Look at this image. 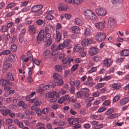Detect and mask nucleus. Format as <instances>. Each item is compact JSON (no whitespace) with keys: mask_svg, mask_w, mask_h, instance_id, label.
<instances>
[{"mask_svg":"<svg viewBox=\"0 0 129 129\" xmlns=\"http://www.w3.org/2000/svg\"><path fill=\"white\" fill-rule=\"evenodd\" d=\"M43 8V6L42 5H36L33 6L31 9V11L34 13H38V15H40L42 13L41 10Z\"/></svg>","mask_w":129,"mask_h":129,"instance_id":"obj_1","label":"nucleus"},{"mask_svg":"<svg viewBox=\"0 0 129 129\" xmlns=\"http://www.w3.org/2000/svg\"><path fill=\"white\" fill-rule=\"evenodd\" d=\"M95 12L99 16H104L107 13L106 10L102 8H96L94 10Z\"/></svg>","mask_w":129,"mask_h":129,"instance_id":"obj_2","label":"nucleus"},{"mask_svg":"<svg viewBox=\"0 0 129 129\" xmlns=\"http://www.w3.org/2000/svg\"><path fill=\"white\" fill-rule=\"evenodd\" d=\"M106 38V34L101 32L97 33L96 34L95 39L96 41L102 42Z\"/></svg>","mask_w":129,"mask_h":129,"instance_id":"obj_3","label":"nucleus"},{"mask_svg":"<svg viewBox=\"0 0 129 129\" xmlns=\"http://www.w3.org/2000/svg\"><path fill=\"white\" fill-rule=\"evenodd\" d=\"M112 62V60L111 58L105 59L103 61V66L105 68H108L110 66Z\"/></svg>","mask_w":129,"mask_h":129,"instance_id":"obj_4","label":"nucleus"},{"mask_svg":"<svg viewBox=\"0 0 129 129\" xmlns=\"http://www.w3.org/2000/svg\"><path fill=\"white\" fill-rule=\"evenodd\" d=\"M93 41L90 39L85 38L83 39L81 42L82 45L84 47L90 44Z\"/></svg>","mask_w":129,"mask_h":129,"instance_id":"obj_5","label":"nucleus"},{"mask_svg":"<svg viewBox=\"0 0 129 129\" xmlns=\"http://www.w3.org/2000/svg\"><path fill=\"white\" fill-rule=\"evenodd\" d=\"M106 24L105 21L103 22H99L95 24V26L100 30H103L105 27Z\"/></svg>","mask_w":129,"mask_h":129,"instance_id":"obj_6","label":"nucleus"},{"mask_svg":"<svg viewBox=\"0 0 129 129\" xmlns=\"http://www.w3.org/2000/svg\"><path fill=\"white\" fill-rule=\"evenodd\" d=\"M44 31L43 30H40L38 35L37 37V41L38 43H40L41 42L42 38L44 36Z\"/></svg>","mask_w":129,"mask_h":129,"instance_id":"obj_7","label":"nucleus"},{"mask_svg":"<svg viewBox=\"0 0 129 129\" xmlns=\"http://www.w3.org/2000/svg\"><path fill=\"white\" fill-rule=\"evenodd\" d=\"M98 52V49L95 47H91L89 50V52L90 55H91L96 54Z\"/></svg>","mask_w":129,"mask_h":129,"instance_id":"obj_8","label":"nucleus"},{"mask_svg":"<svg viewBox=\"0 0 129 129\" xmlns=\"http://www.w3.org/2000/svg\"><path fill=\"white\" fill-rule=\"evenodd\" d=\"M58 8L59 11H66L68 8V6L64 4H60L58 6Z\"/></svg>","mask_w":129,"mask_h":129,"instance_id":"obj_9","label":"nucleus"},{"mask_svg":"<svg viewBox=\"0 0 129 129\" xmlns=\"http://www.w3.org/2000/svg\"><path fill=\"white\" fill-rule=\"evenodd\" d=\"M53 38L55 39V41L57 42H59L61 39V35L59 31H56V33L53 36Z\"/></svg>","mask_w":129,"mask_h":129,"instance_id":"obj_10","label":"nucleus"},{"mask_svg":"<svg viewBox=\"0 0 129 129\" xmlns=\"http://www.w3.org/2000/svg\"><path fill=\"white\" fill-rule=\"evenodd\" d=\"M73 59L70 57H69L67 58V57H64L62 59V61L63 63L64 64H66L68 63V64H70L71 61H73Z\"/></svg>","mask_w":129,"mask_h":129,"instance_id":"obj_11","label":"nucleus"},{"mask_svg":"<svg viewBox=\"0 0 129 129\" xmlns=\"http://www.w3.org/2000/svg\"><path fill=\"white\" fill-rule=\"evenodd\" d=\"M69 123L71 125L75 124L77 123L78 121L77 119L70 118H69L68 119Z\"/></svg>","mask_w":129,"mask_h":129,"instance_id":"obj_12","label":"nucleus"},{"mask_svg":"<svg viewBox=\"0 0 129 129\" xmlns=\"http://www.w3.org/2000/svg\"><path fill=\"white\" fill-rule=\"evenodd\" d=\"M31 52L30 51H28L27 53V57L23 61L24 62H26L28 60H33V56L32 54H31Z\"/></svg>","mask_w":129,"mask_h":129,"instance_id":"obj_13","label":"nucleus"},{"mask_svg":"<svg viewBox=\"0 0 129 129\" xmlns=\"http://www.w3.org/2000/svg\"><path fill=\"white\" fill-rule=\"evenodd\" d=\"M74 50L75 51L81 52L83 51V49L79 45L77 44L74 46Z\"/></svg>","mask_w":129,"mask_h":129,"instance_id":"obj_14","label":"nucleus"},{"mask_svg":"<svg viewBox=\"0 0 129 129\" xmlns=\"http://www.w3.org/2000/svg\"><path fill=\"white\" fill-rule=\"evenodd\" d=\"M28 27L29 28L28 30L30 33L34 34L36 33L37 30L35 26L32 25H29Z\"/></svg>","mask_w":129,"mask_h":129,"instance_id":"obj_15","label":"nucleus"},{"mask_svg":"<svg viewBox=\"0 0 129 129\" xmlns=\"http://www.w3.org/2000/svg\"><path fill=\"white\" fill-rule=\"evenodd\" d=\"M70 40L66 39L63 43V44H64L65 47H67L68 49H70L72 47V45L70 44Z\"/></svg>","mask_w":129,"mask_h":129,"instance_id":"obj_16","label":"nucleus"},{"mask_svg":"<svg viewBox=\"0 0 129 129\" xmlns=\"http://www.w3.org/2000/svg\"><path fill=\"white\" fill-rule=\"evenodd\" d=\"M3 67L4 70H8L9 68H12V65L10 63H8L7 61H5L3 62Z\"/></svg>","mask_w":129,"mask_h":129,"instance_id":"obj_17","label":"nucleus"},{"mask_svg":"<svg viewBox=\"0 0 129 129\" xmlns=\"http://www.w3.org/2000/svg\"><path fill=\"white\" fill-rule=\"evenodd\" d=\"M74 23L79 26L82 25L83 23V21L79 18H75Z\"/></svg>","mask_w":129,"mask_h":129,"instance_id":"obj_18","label":"nucleus"},{"mask_svg":"<svg viewBox=\"0 0 129 129\" xmlns=\"http://www.w3.org/2000/svg\"><path fill=\"white\" fill-rule=\"evenodd\" d=\"M92 12V11L89 10H85L84 11L83 14L88 19L89 17L91 15Z\"/></svg>","mask_w":129,"mask_h":129,"instance_id":"obj_19","label":"nucleus"},{"mask_svg":"<svg viewBox=\"0 0 129 129\" xmlns=\"http://www.w3.org/2000/svg\"><path fill=\"white\" fill-rule=\"evenodd\" d=\"M129 101V98L126 97L120 101V104L121 105H123L127 103Z\"/></svg>","mask_w":129,"mask_h":129,"instance_id":"obj_20","label":"nucleus"},{"mask_svg":"<svg viewBox=\"0 0 129 129\" xmlns=\"http://www.w3.org/2000/svg\"><path fill=\"white\" fill-rule=\"evenodd\" d=\"M91 26H89L88 28H86L84 30V34L85 36H87L90 34L91 33Z\"/></svg>","mask_w":129,"mask_h":129,"instance_id":"obj_21","label":"nucleus"},{"mask_svg":"<svg viewBox=\"0 0 129 129\" xmlns=\"http://www.w3.org/2000/svg\"><path fill=\"white\" fill-rule=\"evenodd\" d=\"M120 54L123 56H127L129 55V49H125L122 51Z\"/></svg>","mask_w":129,"mask_h":129,"instance_id":"obj_22","label":"nucleus"},{"mask_svg":"<svg viewBox=\"0 0 129 129\" xmlns=\"http://www.w3.org/2000/svg\"><path fill=\"white\" fill-rule=\"evenodd\" d=\"M71 29L75 33L79 34L80 32V29L79 27L76 26H74L72 27Z\"/></svg>","mask_w":129,"mask_h":129,"instance_id":"obj_23","label":"nucleus"},{"mask_svg":"<svg viewBox=\"0 0 129 129\" xmlns=\"http://www.w3.org/2000/svg\"><path fill=\"white\" fill-rule=\"evenodd\" d=\"M121 84L119 83H114L112 85L113 88L115 89H118L121 88Z\"/></svg>","mask_w":129,"mask_h":129,"instance_id":"obj_24","label":"nucleus"},{"mask_svg":"<svg viewBox=\"0 0 129 129\" xmlns=\"http://www.w3.org/2000/svg\"><path fill=\"white\" fill-rule=\"evenodd\" d=\"M108 22L110 26L113 25L115 23L114 19L112 17L109 18L108 20Z\"/></svg>","mask_w":129,"mask_h":129,"instance_id":"obj_25","label":"nucleus"},{"mask_svg":"<svg viewBox=\"0 0 129 129\" xmlns=\"http://www.w3.org/2000/svg\"><path fill=\"white\" fill-rule=\"evenodd\" d=\"M51 36V34L49 33H46L45 37L43 38V40L44 42H46L50 39Z\"/></svg>","mask_w":129,"mask_h":129,"instance_id":"obj_26","label":"nucleus"},{"mask_svg":"<svg viewBox=\"0 0 129 129\" xmlns=\"http://www.w3.org/2000/svg\"><path fill=\"white\" fill-rule=\"evenodd\" d=\"M88 19L94 21H96L97 19L98 18L95 14L92 12L91 15L89 17Z\"/></svg>","mask_w":129,"mask_h":129,"instance_id":"obj_27","label":"nucleus"},{"mask_svg":"<svg viewBox=\"0 0 129 129\" xmlns=\"http://www.w3.org/2000/svg\"><path fill=\"white\" fill-rule=\"evenodd\" d=\"M7 80L4 79H1L0 80V85L1 86L5 87L7 84Z\"/></svg>","mask_w":129,"mask_h":129,"instance_id":"obj_28","label":"nucleus"},{"mask_svg":"<svg viewBox=\"0 0 129 129\" xmlns=\"http://www.w3.org/2000/svg\"><path fill=\"white\" fill-rule=\"evenodd\" d=\"M11 51L9 50H6L3 51L0 53V56L8 55L11 53Z\"/></svg>","mask_w":129,"mask_h":129,"instance_id":"obj_29","label":"nucleus"},{"mask_svg":"<svg viewBox=\"0 0 129 129\" xmlns=\"http://www.w3.org/2000/svg\"><path fill=\"white\" fill-rule=\"evenodd\" d=\"M55 69L56 71L61 72L62 71V67L61 65H57L55 67Z\"/></svg>","mask_w":129,"mask_h":129,"instance_id":"obj_30","label":"nucleus"},{"mask_svg":"<svg viewBox=\"0 0 129 129\" xmlns=\"http://www.w3.org/2000/svg\"><path fill=\"white\" fill-rule=\"evenodd\" d=\"M7 75V79L8 80L13 81L14 80V78L13 77L12 74L10 72L8 73Z\"/></svg>","mask_w":129,"mask_h":129,"instance_id":"obj_31","label":"nucleus"},{"mask_svg":"<svg viewBox=\"0 0 129 129\" xmlns=\"http://www.w3.org/2000/svg\"><path fill=\"white\" fill-rule=\"evenodd\" d=\"M84 84L89 87H92L94 85L93 83L91 81H86L84 83Z\"/></svg>","mask_w":129,"mask_h":129,"instance_id":"obj_32","label":"nucleus"},{"mask_svg":"<svg viewBox=\"0 0 129 129\" xmlns=\"http://www.w3.org/2000/svg\"><path fill=\"white\" fill-rule=\"evenodd\" d=\"M56 94V92L55 91H53L51 92L48 93V96L50 98H52L54 97Z\"/></svg>","mask_w":129,"mask_h":129,"instance_id":"obj_33","label":"nucleus"},{"mask_svg":"<svg viewBox=\"0 0 129 129\" xmlns=\"http://www.w3.org/2000/svg\"><path fill=\"white\" fill-rule=\"evenodd\" d=\"M9 59L11 62H14L16 60L15 56L12 54H10L9 55Z\"/></svg>","mask_w":129,"mask_h":129,"instance_id":"obj_34","label":"nucleus"},{"mask_svg":"<svg viewBox=\"0 0 129 129\" xmlns=\"http://www.w3.org/2000/svg\"><path fill=\"white\" fill-rule=\"evenodd\" d=\"M16 5V4L14 3H10L7 6L6 8L7 9H11L14 7Z\"/></svg>","mask_w":129,"mask_h":129,"instance_id":"obj_35","label":"nucleus"},{"mask_svg":"<svg viewBox=\"0 0 129 129\" xmlns=\"http://www.w3.org/2000/svg\"><path fill=\"white\" fill-rule=\"evenodd\" d=\"M11 50L13 52H15L17 49V45L15 44L12 45L11 46Z\"/></svg>","mask_w":129,"mask_h":129,"instance_id":"obj_36","label":"nucleus"},{"mask_svg":"<svg viewBox=\"0 0 129 129\" xmlns=\"http://www.w3.org/2000/svg\"><path fill=\"white\" fill-rule=\"evenodd\" d=\"M101 58V57L98 55L94 56L92 58L93 60L95 62H97Z\"/></svg>","mask_w":129,"mask_h":129,"instance_id":"obj_37","label":"nucleus"},{"mask_svg":"<svg viewBox=\"0 0 129 129\" xmlns=\"http://www.w3.org/2000/svg\"><path fill=\"white\" fill-rule=\"evenodd\" d=\"M36 22L37 24L39 25H41L43 23H44V25H45V21H43V20L40 19L37 20Z\"/></svg>","mask_w":129,"mask_h":129,"instance_id":"obj_38","label":"nucleus"},{"mask_svg":"<svg viewBox=\"0 0 129 129\" xmlns=\"http://www.w3.org/2000/svg\"><path fill=\"white\" fill-rule=\"evenodd\" d=\"M110 101L109 100H107L103 102V105L105 106H108L110 105Z\"/></svg>","mask_w":129,"mask_h":129,"instance_id":"obj_39","label":"nucleus"},{"mask_svg":"<svg viewBox=\"0 0 129 129\" xmlns=\"http://www.w3.org/2000/svg\"><path fill=\"white\" fill-rule=\"evenodd\" d=\"M113 111V109L110 108L105 112V114L106 115H108L112 113Z\"/></svg>","mask_w":129,"mask_h":129,"instance_id":"obj_40","label":"nucleus"},{"mask_svg":"<svg viewBox=\"0 0 129 129\" xmlns=\"http://www.w3.org/2000/svg\"><path fill=\"white\" fill-rule=\"evenodd\" d=\"M53 77L55 80H58L60 78V76L58 74L54 73L53 74Z\"/></svg>","mask_w":129,"mask_h":129,"instance_id":"obj_41","label":"nucleus"},{"mask_svg":"<svg viewBox=\"0 0 129 129\" xmlns=\"http://www.w3.org/2000/svg\"><path fill=\"white\" fill-rule=\"evenodd\" d=\"M82 2V0H73L71 3H73V4L75 3L76 4H79L81 3Z\"/></svg>","mask_w":129,"mask_h":129,"instance_id":"obj_42","label":"nucleus"},{"mask_svg":"<svg viewBox=\"0 0 129 129\" xmlns=\"http://www.w3.org/2000/svg\"><path fill=\"white\" fill-rule=\"evenodd\" d=\"M57 80H58V81L56 82L58 85L60 86L63 84V81L60 78Z\"/></svg>","mask_w":129,"mask_h":129,"instance_id":"obj_43","label":"nucleus"},{"mask_svg":"<svg viewBox=\"0 0 129 129\" xmlns=\"http://www.w3.org/2000/svg\"><path fill=\"white\" fill-rule=\"evenodd\" d=\"M70 69H68L67 70H64V76L65 78L67 77L70 73Z\"/></svg>","mask_w":129,"mask_h":129,"instance_id":"obj_44","label":"nucleus"},{"mask_svg":"<svg viewBox=\"0 0 129 129\" xmlns=\"http://www.w3.org/2000/svg\"><path fill=\"white\" fill-rule=\"evenodd\" d=\"M81 90L82 93H83L88 92L89 91V90L87 88H85L81 89Z\"/></svg>","mask_w":129,"mask_h":129,"instance_id":"obj_45","label":"nucleus"},{"mask_svg":"<svg viewBox=\"0 0 129 129\" xmlns=\"http://www.w3.org/2000/svg\"><path fill=\"white\" fill-rule=\"evenodd\" d=\"M59 31V30H57L56 29H55V28L54 27H52L51 28V32L52 34H53V36L56 33V31Z\"/></svg>","mask_w":129,"mask_h":129,"instance_id":"obj_46","label":"nucleus"},{"mask_svg":"<svg viewBox=\"0 0 129 129\" xmlns=\"http://www.w3.org/2000/svg\"><path fill=\"white\" fill-rule=\"evenodd\" d=\"M120 96L118 95L115 96L113 99V102H115L117 101L120 99Z\"/></svg>","mask_w":129,"mask_h":129,"instance_id":"obj_47","label":"nucleus"},{"mask_svg":"<svg viewBox=\"0 0 129 129\" xmlns=\"http://www.w3.org/2000/svg\"><path fill=\"white\" fill-rule=\"evenodd\" d=\"M103 126L102 124L100 123L98 124H97L95 126H94V127L95 129H100L102 128Z\"/></svg>","mask_w":129,"mask_h":129,"instance_id":"obj_48","label":"nucleus"},{"mask_svg":"<svg viewBox=\"0 0 129 129\" xmlns=\"http://www.w3.org/2000/svg\"><path fill=\"white\" fill-rule=\"evenodd\" d=\"M53 16L51 14H48L46 16L47 19L48 20H51L53 19Z\"/></svg>","mask_w":129,"mask_h":129,"instance_id":"obj_49","label":"nucleus"},{"mask_svg":"<svg viewBox=\"0 0 129 129\" xmlns=\"http://www.w3.org/2000/svg\"><path fill=\"white\" fill-rule=\"evenodd\" d=\"M117 116V114H113L109 116L108 117V118L109 119H113L116 117Z\"/></svg>","mask_w":129,"mask_h":129,"instance_id":"obj_50","label":"nucleus"},{"mask_svg":"<svg viewBox=\"0 0 129 129\" xmlns=\"http://www.w3.org/2000/svg\"><path fill=\"white\" fill-rule=\"evenodd\" d=\"M10 111L9 110H6V109L5 111H3V112L1 113L4 116H6L8 113L10 114Z\"/></svg>","mask_w":129,"mask_h":129,"instance_id":"obj_51","label":"nucleus"},{"mask_svg":"<svg viewBox=\"0 0 129 129\" xmlns=\"http://www.w3.org/2000/svg\"><path fill=\"white\" fill-rule=\"evenodd\" d=\"M8 30V27L7 26L3 25L2 26V30L3 32H5L7 31Z\"/></svg>","mask_w":129,"mask_h":129,"instance_id":"obj_52","label":"nucleus"},{"mask_svg":"<svg viewBox=\"0 0 129 129\" xmlns=\"http://www.w3.org/2000/svg\"><path fill=\"white\" fill-rule=\"evenodd\" d=\"M123 0H111V2L113 4H116L121 3Z\"/></svg>","mask_w":129,"mask_h":129,"instance_id":"obj_53","label":"nucleus"},{"mask_svg":"<svg viewBox=\"0 0 129 129\" xmlns=\"http://www.w3.org/2000/svg\"><path fill=\"white\" fill-rule=\"evenodd\" d=\"M81 105L80 103H75L73 105L74 108L75 109H79Z\"/></svg>","mask_w":129,"mask_h":129,"instance_id":"obj_54","label":"nucleus"},{"mask_svg":"<svg viewBox=\"0 0 129 129\" xmlns=\"http://www.w3.org/2000/svg\"><path fill=\"white\" fill-rule=\"evenodd\" d=\"M105 84L104 83H100L97 84L96 85L97 88H100L104 86Z\"/></svg>","mask_w":129,"mask_h":129,"instance_id":"obj_55","label":"nucleus"},{"mask_svg":"<svg viewBox=\"0 0 129 129\" xmlns=\"http://www.w3.org/2000/svg\"><path fill=\"white\" fill-rule=\"evenodd\" d=\"M97 67H92L91 69L88 71V73H91L93 72H95L97 70Z\"/></svg>","mask_w":129,"mask_h":129,"instance_id":"obj_56","label":"nucleus"},{"mask_svg":"<svg viewBox=\"0 0 129 129\" xmlns=\"http://www.w3.org/2000/svg\"><path fill=\"white\" fill-rule=\"evenodd\" d=\"M78 64H76L73 65L71 68V70L72 71H74L76 70L78 67Z\"/></svg>","mask_w":129,"mask_h":129,"instance_id":"obj_57","label":"nucleus"},{"mask_svg":"<svg viewBox=\"0 0 129 129\" xmlns=\"http://www.w3.org/2000/svg\"><path fill=\"white\" fill-rule=\"evenodd\" d=\"M36 112L38 115L40 116L42 114L40 108L36 110Z\"/></svg>","mask_w":129,"mask_h":129,"instance_id":"obj_58","label":"nucleus"},{"mask_svg":"<svg viewBox=\"0 0 129 129\" xmlns=\"http://www.w3.org/2000/svg\"><path fill=\"white\" fill-rule=\"evenodd\" d=\"M106 109V107L105 106H102L100 107L98 110V111L100 112L104 111Z\"/></svg>","mask_w":129,"mask_h":129,"instance_id":"obj_59","label":"nucleus"},{"mask_svg":"<svg viewBox=\"0 0 129 129\" xmlns=\"http://www.w3.org/2000/svg\"><path fill=\"white\" fill-rule=\"evenodd\" d=\"M41 102L39 101L38 99H37L34 105L35 106H39L41 104Z\"/></svg>","mask_w":129,"mask_h":129,"instance_id":"obj_60","label":"nucleus"},{"mask_svg":"<svg viewBox=\"0 0 129 129\" xmlns=\"http://www.w3.org/2000/svg\"><path fill=\"white\" fill-rule=\"evenodd\" d=\"M65 47L64 45V44H63L62 43L61 44H60L58 45L57 47V48L58 49L61 50Z\"/></svg>","mask_w":129,"mask_h":129,"instance_id":"obj_61","label":"nucleus"},{"mask_svg":"<svg viewBox=\"0 0 129 129\" xmlns=\"http://www.w3.org/2000/svg\"><path fill=\"white\" fill-rule=\"evenodd\" d=\"M51 86L50 85H48L45 86L43 88L46 90H49L51 89Z\"/></svg>","mask_w":129,"mask_h":129,"instance_id":"obj_62","label":"nucleus"},{"mask_svg":"<svg viewBox=\"0 0 129 129\" xmlns=\"http://www.w3.org/2000/svg\"><path fill=\"white\" fill-rule=\"evenodd\" d=\"M65 56V54L64 53H60L58 56L59 59H61Z\"/></svg>","mask_w":129,"mask_h":129,"instance_id":"obj_63","label":"nucleus"},{"mask_svg":"<svg viewBox=\"0 0 129 129\" xmlns=\"http://www.w3.org/2000/svg\"><path fill=\"white\" fill-rule=\"evenodd\" d=\"M83 93L81 91H79L77 93V97L79 98L81 97Z\"/></svg>","mask_w":129,"mask_h":129,"instance_id":"obj_64","label":"nucleus"}]
</instances>
